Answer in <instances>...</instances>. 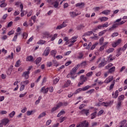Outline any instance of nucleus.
Wrapping results in <instances>:
<instances>
[{
	"label": "nucleus",
	"instance_id": "1",
	"mask_svg": "<svg viewBox=\"0 0 127 127\" xmlns=\"http://www.w3.org/2000/svg\"><path fill=\"white\" fill-rule=\"evenodd\" d=\"M79 67H80V65L77 64L76 66H75L74 67H73L71 71H70V75L72 79H75V77L74 76V75H75V73H76V72H77V69H79Z\"/></svg>",
	"mask_w": 127,
	"mask_h": 127
},
{
	"label": "nucleus",
	"instance_id": "2",
	"mask_svg": "<svg viewBox=\"0 0 127 127\" xmlns=\"http://www.w3.org/2000/svg\"><path fill=\"white\" fill-rule=\"evenodd\" d=\"M61 0H53V2L52 3V4L54 5V7H55V8H57L58 6H59V2H60Z\"/></svg>",
	"mask_w": 127,
	"mask_h": 127
},
{
	"label": "nucleus",
	"instance_id": "3",
	"mask_svg": "<svg viewBox=\"0 0 127 127\" xmlns=\"http://www.w3.org/2000/svg\"><path fill=\"white\" fill-rule=\"evenodd\" d=\"M80 113L81 115H85L87 117L90 114V110L89 109H83Z\"/></svg>",
	"mask_w": 127,
	"mask_h": 127
},
{
	"label": "nucleus",
	"instance_id": "4",
	"mask_svg": "<svg viewBox=\"0 0 127 127\" xmlns=\"http://www.w3.org/2000/svg\"><path fill=\"white\" fill-rule=\"evenodd\" d=\"M69 14L71 17H72V18H74L75 16H77V15H79V14H81V12H79L76 13L75 12L71 11L69 12Z\"/></svg>",
	"mask_w": 127,
	"mask_h": 127
},
{
	"label": "nucleus",
	"instance_id": "5",
	"mask_svg": "<svg viewBox=\"0 0 127 127\" xmlns=\"http://www.w3.org/2000/svg\"><path fill=\"white\" fill-rule=\"evenodd\" d=\"M114 103V101H109L108 102H103L102 105L104 107H111Z\"/></svg>",
	"mask_w": 127,
	"mask_h": 127
},
{
	"label": "nucleus",
	"instance_id": "6",
	"mask_svg": "<svg viewBox=\"0 0 127 127\" xmlns=\"http://www.w3.org/2000/svg\"><path fill=\"white\" fill-rule=\"evenodd\" d=\"M65 23H66V21H64L62 24L58 26L56 29H62L63 27H66V26H67V24Z\"/></svg>",
	"mask_w": 127,
	"mask_h": 127
},
{
	"label": "nucleus",
	"instance_id": "7",
	"mask_svg": "<svg viewBox=\"0 0 127 127\" xmlns=\"http://www.w3.org/2000/svg\"><path fill=\"white\" fill-rule=\"evenodd\" d=\"M50 48L49 47H48L46 48V50L44 51L43 55L45 56H48V54H49V53L50 52Z\"/></svg>",
	"mask_w": 127,
	"mask_h": 127
},
{
	"label": "nucleus",
	"instance_id": "8",
	"mask_svg": "<svg viewBox=\"0 0 127 127\" xmlns=\"http://www.w3.org/2000/svg\"><path fill=\"white\" fill-rule=\"evenodd\" d=\"M107 64V61H106V60L103 59V61H101V63L99 64L98 67L99 68H102V67H104L105 65Z\"/></svg>",
	"mask_w": 127,
	"mask_h": 127
},
{
	"label": "nucleus",
	"instance_id": "9",
	"mask_svg": "<svg viewBox=\"0 0 127 127\" xmlns=\"http://www.w3.org/2000/svg\"><path fill=\"white\" fill-rule=\"evenodd\" d=\"M113 78L114 77L113 76H110L109 77H108V78H106V79L104 81V83H106V84H109V83H110V82H112V81H113Z\"/></svg>",
	"mask_w": 127,
	"mask_h": 127
},
{
	"label": "nucleus",
	"instance_id": "10",
	"mask_svg": "<svg viewBox=\"0 0 127 127\" xmlns=\"http://www.w3.org/2000/svg\"><path fill=\"white\" fill-rule=\"evenodd\" d=\"M22 77H24L25 79H28L29 78V71H25L23 73Z\"/></svg>",
	"mask_w": 127,
	"mask_h": 127
},
{
	"label": "nucleus",
	"instance_id": "11",
	"mask_svg": "<svg viewBox=\"0 0 127 127\" xmlns=\"http://www.w3.org/2000/svg\"><path fill=\"white\" fill-rule=\"evenodd\" d=\"M49 90V88L47 87L45 88V87H43L42 88L40 92L41 93H43V94H47L48 93V91Z\"/></svg>",
	"mask_w": 127,
	"mask_h": 127
},
{
	"label": "nucleus",
	"instance_id": "12",
	"mask_svg": "<svg viewBox=\"0 0 127 127\" xmlns=\"http://www.w3.org/2000/svg\"><path fill=\"white\" fill-rule=\"evenodd\" d=\"M121 42H122V40L119 39L115 43L112 44V47L115 48L116 46H118V45H119Z\"/></svg>",
	"mask_w": 127,
	"mask_h": 127
},
{
	"label": "nucleus",
	"instance_id": "13",
	"mask_svg": "<svg viewBox=\"0 0 127 127\" xmlns=\"http://www.w3.org/2000/svg\"><path fill=\"white\" fill-rule=\"evenodd\" d=\"M33 57L32 56H29L27 57L26 59V61L29 62H33L34 61V60H33Z\"/></svg>",
	"mask_w": 127,
	"mask_h": 127
},
{
	"label": "nucleus",
	"instance_id": "14",
	"mask_svg": "<svg viewBox=\"0 0 127 127\" xmlns=\"http://www.w3.org/2000/svg\"><path fill=\"white\" fill-rule=\"evenodd\" d=\"M85 5V3H84V2H79V3H77L75 4V6L76 7H80V8H83V7H84Z\"/></svg>",
	"mask_w": 127,
	"mask_h": 127
},
{
	"label": "nucleus",
	"instance_id": "15",
	"mask_svg": "<svg viewBox=\"0 0 127 127\" xmlns=\"http://www.w3.org/2000/svg\"><path fill=\"white\" fill-rule=\"evenodd\" d=\"M118 27V24L115 23L112 25V26L109 29V31H113L115 29Z\"/></svg>",
	"mask_w": 127,
	"mask_h": 127
},
{
	"label": "nucleus",
	"instance_id": "16",
	"mask_svg": "<svg viewBox=\"0 0 127 127\" xmlns=\"http://www.w3.org/2000/svg\"><path fill=\"white\" fill-rule=\"evenodd\" d=\"M9 122V120L7 119H3L1 121V123L4 126H6L7 124Z\"/></svg>",
	"mask_w": 127,
	"mask_h": 127
},
{
	"label": "nucleus",
	"instance_id": "17",
	"mask_svg": "<svg viewBox=\"0 0 127 127\" xmlns=\"http://www.w3.org/2000/svg\"><path fill=\"white\" fill-rule=\"evenodd\" d=\"M83 127H89V122L87 121H84L82 122Z\"/></svg>",
	"mask_w": 127,
	"mask_h": 127
},
{
	"label": "nucleus",
	"instance_id": "18",
	"mask_svg": "<svg viewBox=\"0 0 127 127\" xmlns=\"http://www.w3.org/2000/svg\"><path fill=\"white\" fill-rule=\"evenodd\" d=\"M20 7L21 8V16L22 17V16H24V12H23V11H22V9H23V5L22 4H20Z\"/></svg>",
	"mask_w": 127,
	"mask_h": 127
},
{
	"label": "nucleus",
	"instance_id": "19",
	"mask_svg": "<svg viewBox=\"0 0 127 127\" xmlns=\"http://www.w3.org/2000/svg\"><path fill=\"white\" fill-rule=\"evenodd\" d=\"M99 19L100 21H101V22H103V21H107V20L109 19V18L107 17H100Z\"/></svg>",
	"mask_w": 127,
	"mask_h": 127
},
{
	"label": "nucleus",
	"instance_id": "20",
	"mask_svg": "<svg viewBox=\"0 0 127 127\" xmlns=\"http://www.w3.org/2000/svg\"><path fill=\"white\" fill-rule=\"evenodd\" d=\"M59 108H60L59 105H57L56 107H53L51 111V113H54V112H55V111H57V110H58Z\"/></svg>",
	"mask_w": 127,
	"mask_h": 127
},
{
	"label": "nucleus",
	"instance_id": "21",
	"mask_svg": "<svg viewBox=\"0 0 127 127\" xmlns=\"http://www.w3.org/2000/svg\"><path fill=\"white\" fill-rule=\"evenodd\" d=\"M80 80H82V82H86L87 81V77H85L84 75H81L80 77Z\"/></svg>",
	"mask_w": 127,
	"mask_h": 127
},
{
	"label": "nucleus",
	"instance_id": "22",
	"mask_svg": "<svg viewBox=\"0 0 127 127\" xmlns=\"http://www.w3.org/2000/svg\"><path fill=\"white\" fill-rule=\"evenodd\" d=\"M115 70H116V67L113 66L109 69L108 73H113V72H115Z\"/></svg>",
	"mask_w": 127,
	"mask_h": 127
},
{
	"label": "nucleus",
	"instance_id": "23",
	"mask_svg": "<svg viewBox=\"0 0 127 127\" xmlns=\"http://www.w3.org/2000/svg\"><path fill=\"white\" fill-rule=\"evenodd\" d=\"M125 99V95H122L120 96L118 98V102H122Z\"/></svg>",
	"mask_w": 127,
	"mask_h": 127
},
{
	"label": "nucleus",
	"instance_id": "24",
	"mask_svg": "<svg viewBox=\"0 0 127 127\" xmlns=\"http://www.w3.org/2000/svg\"><path fill=\"white\" fill-rule=\"evenodd\" d=\"M111 12V10H105L102 12L103 14H105L106 15H108L109 13Z\"/></svg>",
	"mask_w": 127,
	"mask_h": 127
},
{
	"label": "nucleus",
	"instance_id": "25",
	"mask_svg": "<svg viewBox=\"0 0 127 127\" xmlns=\"http://www.w3.org/2000/svg\"><path fill=\"white\" fill-rule=\"evenodd\" d=\"M65 114V111L64 110H62L57 115V117L59 118L60 117H61V116Z\"/></svg>",
	"mask_w": 127,
	"mask_h": 127
},
{
	"label": "nucleus",
	"instance_id": "26",
	"mask_svg": "<svg viewBox=\"0 0 127 127\" xmlns=\"http://www.w3.org/2000/svg\"><path fill=\"white\" fill-rule=\"evenodd\" d=\"M91 34H93V31H88L86 33L83 34V36H88L89 35H91Z\"/></svg>",
	"mask_w": 127,
	"mask_h": 127
},
{
	"label": "nucleus",
	"instance_id": "27",
	"mask_svg": "<svg viewBox=\"0 0 127 127\" xmlns=\"http://www.w3.org/2000/svg\"><path fill=\"white\" fill-rule=\"evenodd\" d=\"M96 116H97V112H95L91 114V120H94L95 118H96Z\"/></svg>",
	"mask_w": 127,
	"mask_h": 127
},
{
	"label": "nucleus",
	"instance_id": "28",
	"mask_svg": "<svg viewBox=\"0 0 127 127\" xmlns=\"http://www.w3.org/2000/svg\"><path fill=\"white\" fill-rule=\"evenodd\" d=\"M42 58H38L36 61H35V63L36 64H39V63H40V62H41V60H42Z\"/></svg>",
	"mask_w": 127,
	"mask_h": 127
},
{
	"label": "nucleus",
	"instance_id": "29",
	"mask_svg": "<svg viewBox=\"0 0 127 127\" xmlns=\"http://www.w3.org/2000/svg\"><path fill=\"white\" fill-rule=\"evenodd\" d=\"M121 50H122V48H119L117 50V53L116 55L117 57H119V56H120V55H121L122 54V53L121 52Z\"/></svg>",
	"mask_w": 127,
	"mask_h": 127
},
{
	"label": "nucleus",
	"instance_id": "30",
	"mask_svg": "<svg viewBox=\"0 0 127 127\" xmlns=\"http://www.w3.org/2000/svg\"><path fill=\"white\" fill-rule=\"evenodd\" d=\"M67 119V117H60V123H63V122H64V121H65L66 119Z\"/></svg>",
	"mask_w": 127,
	"mask_h": 127
},
{
	"label": "nucleus",
	"instance_id": "31",
	"mask_svg": "<svg viewBox=\"0 0 127 127\" xmlns=\"http://www.w3.org/2000/svg\"><path fill=\"white\" fill-rule=\"evenodd\" d=\"M45 116H46V113L45 112H43L39 116L38 119H41V118H43V117H45Z\"/></svg>",
	"mask_w": 127,
	"mask_h": 127
},
{
	"label": "nucleus",
	"instance_id": "32",
	"mask_svg": "<svg viewBox=\"0 0 127 127\" xmlns=\"http://www.w3.org/2000/svg\"><path fill=\"white\" fill-rule=\"evenodd\" d=\"M106 32H107V30H104L101 32H100L99 33V36H102V35H104Z\"/></svg>",
	"mask_w": 127,
	"mask_h": 127
},
{
	"label": "nucleus",
	"instance_id": "33",
	"mask_svg": "<svg viewBox=\"0 0 127 127\" xmlns=\"http://www.w3.org/2000/svg\"><path fill=\"white\" fill-rule=\"evenodd\" d=\"M46 42V41L40 40L37 42V44L42 45L44 44Z\"/></svg>",
	"mask_w": 127,
	"mask_h": 127
},
{
	"label": "nucleus",
	"instance_id": "34",
	"mask_svg": "<svg viewBox=\"0 0 127 127\" xmlns=\"http://www.w3.org/2000/svg\"><path fill=\"white\" fill-rule=\"evenodd\" d=\"M91 88V86L89 85H87L85 87H84L83 88H82V91H87L88 89H90Z\"/></svg>",
	"mask_w": 127,
	"mask_h": 127
},
{
	"label": "nucleus",
	"instance_id": "35",
	"mask_svg": "<svg viewBox=\"0 0 127 127\" xmlns=\"http://www.w3.org/2000/svg\"><path fill=\"white\" fill-rule=\"evenodd\" d=\"M84 27H85V26H84V25H79L77 26V30H80L82 29V28H84Z\"/></svg>",
	"mask_w": 127,
	"mask_h": 127
},
{
	"label": "nucleus",
	"instance_id": "36",
	"mask_svg": "<svg viewBox=\"0 0 127 127\" xmlns=\"http://www.w3.org/2000/svg\"><path fill=\"white\" fill-rule=\"evenodd\" d=\"M56 53H57V52L56 50H53L51 52V55H52V56H54V57H55V55H56Z\"/></svg>",
	"mask_w": 127,
	"mask_h": 127
},
{
	"label": "nucleus",
	"instance_id": "37",
	"mask_svg": "<svg viewBox=\"0 0 127 127\" xmlns=\"http://www.w3.org/2000/svg\"><path fill=\"white\" fill-rule=\"evenodd\" d=\"M15 115V112L14 111H12L11 113L9 114V117H10V118H13Z\"/></svg>",
	"mask_w": 127,
	"mask_h": 127
},
{
	"label": "nucleus",
	"instance_id": "38",
	"mask_svg": "<svg viewBox=\"0 0 127 127\" xmlns=\"http://www.w3.org/2000/svg\"><path fill=\"white\" fill-rule=\"evenodd\" d=\"M81 91H82V88H78L74 92V94L76 95V94H78V93H80Z\"/></svg>",
	"mask_w": 127,
	"mask_h": 127
},
{
	"label": "nucleus",
	"instance_id": "39",
	"mask_svg": "<svg viewBox=\"0 0 127 127\" xmlns=\"http://www.w3.org/2000/svg\"><path fill=\"white\" fill-rule=\"evenodd\" d=\"M44 34L46 36V37L47 38H49V37H52V35H50V34L48 32H46Z\"/></svg>",
	"mask_w": 127,
	"mask_h": 127
},
{
	"label": "nucleus",
	"instance_id": "40",
	"mask_svg": "<svg viewBox=\"0 0 127 127\" xmlns=\"http://www.w3.org/2000/svg\"><path fill=\"white\" fill-rule=\"evenodd\" d=\"M114 50H115V49L111 48L109 49L108 50L106 51V52L107 53H111V52H113V51H114Z\"/></svg>",
	"mask_w": 127,
	"mask_h": 127
},
{
	"label": "nucleus",
	"instance_id": "41",
	"mask_svg": "<svg viewBox=\"0 0 127 127\" xmlns=\"http://www.w3.org/2000/svg\"><path fill=\"white\" fill-rule=\"evenodd\" d=\"M121 105H122V101H118V103L117 106V108L118 110H120V108H121Z\"/></svg>",
	"mask_w": 127,
	"mask_h": 127
},
{
	"label": "nucleus",
	"instance_id": "42",
	"mask_svg": "<svg viewBox=\"0 0 127 127\" xmlns=\"http://www.w3.org/2000/svg\"><path fill=\"white\" fill-rule=\"evenodd\" d=\"M114 86H115V80L113 82V83L109 87V91H111L113 88Z\"/></svg>",
	"mask_w": 127,
	"mask_h": 127
},
{
	"label": "nucleus",
	"instance_id": "43",
	"mask_svg": "<svg viewBox=\"0 0 127 127\" xmlns=\"http://www.w3.org/2000/svg\"><path fill=\"white\" fill-rule=\"evenodd\" d=\"M97 44H98V43H95V44L94 45H93L91 47V50H94V49H95V48H96V46H97Z\"/></svg>",
	"mask_w": 127,
	"mask_h": 127
},
{
	"label": "nucleus",
	"instance_id": "44",
	"mask_svg": "<svg viewBox=\"0 0 127 127\" xmlns=\"http://www.w3.org/2000/svg\"><path fill=\"white\" fill-rule=\"evenodd\" d=\"M59 80H60V78L59 77L56 78L54 80V84H56L57 83H58L59 82Z\"/></svg>",
	"mask_w": 127,
	"mask_h": 127
},
{
	"label": "nucleus",
	"instance_id": "45",
	"mask_svg": "<svg viewBox=\"0 0 127 127\" xmlns=\"http://www.w3.org/2000/svg\"><path fill=\"white\" fill-rule=\"evenodd\" d=\"M70 84H71V81L70 80H68L67 82L65 84V87H68L69 86Z\"/></svg>",
	"mask_w": 127,
	"mask_h": 127
},
{
	"label": "nucleus",
	"instance_id": "46",
	"mask_svg": "<svg viewBox=\"0 0 127 127\" xmlns=\"http://www.w3.org/2000/svg\"><path fill=\"white\" fill-rule=\"evenodd\" d=\"M125 22H126V20H123L118 23H116V24H117V26H119V25H122L124 24V23H125Z\"/></svg>",
	"mask_w": 127,
	"mask_h": 127
},
{
	"label": "nucleus",
	"instance_id": "47",
	"mask_svg": "<svg viewBox=\"0 0 127 127\" xmlns=\"http://www.w3.org/2000/svg\"><path fill=\"white\" fill-rule=\"evenodd\" d=\"M99 43L100 45H102L103 43H104V38L102 37L101 39L99 40Z\"/></svg>",
	"mask_w": 127,
	"mask_h": 127
},
{
	"label": "nucleus",
	"instance_id": "48",
	"mask_svg": "<svg viewBox=\"0 0 127 127\" xmlns=\"http://www.w3.org/2000/svg\"><path fill=\"white\" fill-rule=\"evenodd\" d=\"M12 71V68L11 67L9 68L8 69V71H7V74H8V75H10V74H11Z\"/></svg>",
	"mask_w": 127,
	"mask_h": 127
},
{
	"label": "nucleus",
	"instance_id": "49",
	"mask_svg": "<svg viewBox=\"0 0 127 127\" xmlns=\"http://www.w3.org/2000/svg\"><path fill=\"white\" fill-rule=\"evenodd\" d=\"M18 35V33H16V35L14 36V37L12 40V41H16V39H17Z\"/></svg>",
	"mask_w": 127,
	"mask_h": 127
},
{
	"label": "nucleus",
	"instance_id": "50",
	"mask_svg": "<svg viewBox=\"0 0 127 127\" xmlns=\"http://www.w3.org/2000/svg\"><path fill=\"white\" fill-rule=\"evenodd\" d=\"M20 63V60H18L15 65V67H19V64Z\"/></svg>",
	"mask_w": 127,
	"mask_h": 127
},
{
	"label": "nucleus",
	"instance_id": "51",
	"mask_svg": "<svg viewBox=\"0 0 127 127\" xmlns=\"http://www.w3.org/2000/svg\"><path fill=\"white\" fill-rule=\"evenodd\" d=\"M118 96H119V91L116 90L115 92V97L114 98H115V99H117L118 98Z\"/></svg>",
	"mask_w": 127,
	"mask_h": 127
},
{
	"label": "nucleus",
	"instance_id": "52",
	"mask_svg": "<svg viewBox=\"0 0 127 127\" xmlns=\"http://www.w3.org/2000/svg\"><path fill=\"white\" fill-rule=\"evenodd\" d=\"M6 5H7V3H3L0 5V7H5V6H6Z\"/></svg>",
	"mask_w": 127,
	"mask_h": 127
},
{
	"label": "nucleus",
	"instance_id": "53",
	"mask_svg": "<svg viewBox=\"0 0 127 127\" xmlns=\"http://www.w3.org/2000/svg\"><path fill=\"white\" fill-rule=\"evenodd\" d=\"M113 66V64H109L108 65L105 66L106 69H109V68Z\"/></svg>",
	"mask_w": 127,
	"mask_h": 127
},
{
	"label": "nucleus",
	"instance_id": "54",
	"mask_svg": "<svg viewBox=\"0 0 127 127\" xmlns=\"http://www.w3.org/2000/svg\"><path fill=\"white\" fill-rule=\"evenodd\" d=\"M20 49H21V48H20V46H17L16 49V52H19L20 51Z\"/></svg>",
	"mask_w": 127,
	"mask_h": 127
},
{
	"label": "nucleus",
	"instance_id": "55",
	"mask_svg": "<svg viewBox=\"0 0 127 127\" xmlns=\"http://www.w3.org/2000/svg\"><path fill=\"white\" fill-rule=\"evenodd\" d=\"M119 35V33L118 32H115L112 34V37H115L116 36H118Z\"/></svg>",
	"mask_w": 127,
	"mask_h": 127
},
{
	"label": "nucleus",
	"instance_id": "56",
	"mask_svg": "<svg viewBox=\"0 0 127 127\" xmlns=\"http://www.w3.org/2000/svg\"><path fill=\"white\" fill-rule=\"evenodd\" d=\"M27 111V108L24 107L22 110H21V113H23V114H24Z\"/></svg>",
	"mask_w": 127,
	"mask_h": 127
},
{
	"label": "nucleus",
	"instance_id": "57",
	"mask_svg": "<svg viewBox=\"0 0 127 127\" xmlns=\"http://www.w3.org/2000/svg\"><path fill=\"white\" fill-rule=\"evenodd\" d=\"M81 66H86V65H87V62H86V61L82 62L81 63Z\"/></svg>",
	"mask_w": 127,
	"mask_h": 127
},
{
	"label": "nucleus",
	"instance_id": "58",
	"mask_svg": "<svg viewBox=\"0 0 127 127\" xmlns=\"http://www.w3.org/2000/svg\"><path fill=\"white\" fill-rule=\"evenodd\" d=\"M109 26V23L106 22V23L103 24L102 27H108Z\"/></svg>",
	"mask_w": 127,
	"mask_h": 127
},
{
	"label": "nucleus",
	"instance_id": "59",
	"mask_svg": "<svg viewBox=\"0 0 127 127\" xmlns=\"http://www.w3.org/2000/svg\"><path fill=\"white\" fill-rule=\"evenodd\" d=\"M51 123H52L51 120H49L47 121L46 125L49 126V125H50V124H51Z\"/></svg>",
	"mask_w": 127,
	"mask_h": 127
},
{
	"label": "nucleus",
	"instance_id": "60",
	"mask_svg": "<svg viewBox=\"0 0 127 127\" xmlns=\"http://www.w3.org/2000/svg\"><path fill=\"white\" fill-rule=\"evenodd\" d=\"M93 9L95 11H98V10H100V9H101V8H100V7H96L93 8Z\"/></svg>",
	"mask_w": 127,
	"mask_h": 127
},
{
	"label": "nucleus",
	"instance_id": "61",
	"mask_svg": "<svg viewBox=\"0 0 127 127\" xmlns=\"http://www.w3.org/2000/svg\"><path fill=\"white\" fill-rule=\"evenodd\" d=\"M33 40V37H31L27 42V44H29V42H31Z\"/></svg>",
	"mask_w": 127,
	"mask_h": 127
},
{
	"label": "nucleus",
	"instance_id": "62",
	"mask_svg": "<svg viewBox=\"0 0 127 127\" xmlns=\"http://www.w3.org/2000/svg\"><path fill=\"white\" fill-rule=\"evenodd\" d=\"M13 22L12 21H10L8 23L7 27H11L12 26V24Z\"/></svg>",
	"mask_w": 127,
	"mask_h": 127
},
{
	"label": "nucleus",
	"instance_id": "63",
	"mask_svg": "<svg viewBox=\"0 0 127 127\" xmlns=\"http://www.w3.org/2000/svg\"><path fill=\"white\" fill-rule=\"evenodd\" d=\"M84 106H86V105H85L84 104L80 105L79 107V110H82V109H83V108H84Z\"/></svg>",
	"mask_w": 127,
	"mask_h": 127
},
{
	"label": "nucleus",
	"instance_id": "64",
	"mask_svg": "<svg viewBox=\"0 0 127 127\" xmlns=\"http://www.w3.org/2000/svg\"><path fill=\"white\" fill-rule=\"evenodd\" d=\"M76 127H83L82 123H80L79 124H77Z\"/></svg>",
	"mask_w": 127,
	"mask_h": 127
}]
</instances>
